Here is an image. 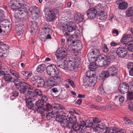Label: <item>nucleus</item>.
I'll use <instances>...</instances> for the list:
<instances>
[{
    "mask_svg": "<svg viewBox=\"0 0 133 133\" xmlns=\"http://www.w3.org/2000/svg\"><path fill=\"white\" fill-rule=\"evenodd\" d=\"M100 58L104 59L105 66H107L110 64L111 62V59L109 57L106 55H102L100 56Z\"/></svg>",
    "mask_w": 133,
    "mask_h": 133,
    "instance_id": "aec40b11",
    "label": "nucleus"
},
{
    "mask_svg": "<svg viewBox=\"0 0 133 133\" xmlns=\"http://www.w3.org/2000/svg\"><path fill=\"white\" fill-rule=\"evenodd\" d=\"M128 104V108L133 112V102H129Z\"/></svg>",
    "mask_w": 133,
    "mask_h": 133,
    "instance_id": "4d7b16f0",
    "label": "nucleus"
},
{
    "mask_svg": "<svg viewBox=\"0 0 133 133\" xmlns=\"http://www.w3.org/2000/svg\"><path fill=\"white\" fill-rule=\"evenodd\" d=\"M31 15L30 16L34 20L37 19L39 17V12H36L31 13Z\"/></svg>",
    "mask_w": 133,
    "mask_h": 133,
    "instance_id": "58836bf2",
    "label": "nucleus"
},
{
    "mask_svg": "<svg viewBox=\"0 0 133 133\" xmlns=\"http://www.w3.org/2000/svg\"><path fill=\"white\" fill-rule=\"evenodd\" d=\"M93 121L94 124H98L100 122V121L97 118H94L93 119Z\"/></svg>",
    "mask_w": 133,
    "mask_h": 133,
    "instance_id": "774afa93",
    "label": "nucleus"
},
{
    "mask_svg": "<svg viewBox=\"0 0 133 133\" xmlns=\"http://www.w3.org/2000/svg\"><path fill=\"white\" fill-rule=\"evenodd\" d=\"M85 76L83 78V82H85L87 81L89 83H91L95 85V83L96 81L95 76H93L94 75H85ZM95 76V75H94Z\"/></svg>",
    "mask_w": 133,
    "mask_h": 133,
    "instance_id": "dca6fc26",
    "label": "nucleus"
},
{
    "mask_svg": "<svg viewBox=\"0 0 133 133\" xmlns=\"http://www.w3.org/2000/svg\"><path fill=\"white\" fill-rule=\"evenodd\" d=\"M84 123L85 124L87 127H90L93 128L94 129V127H96L95 124L94 123L91 122H84Z\"/></svg>",
    "mask_w": 133,
    "mask_h": 133,
    "instance_id": "de8ad7c7",
    "label": "nucleus"
},
{
    "mask_svg": "<svg viewBox=\"0 0 133 133\" xmlns=\"http://www.w3.org/2000/svg\"><path fill=\"white\" fill-rule=\"evenodd\" d=\"M67 55V50L64 48H59L57 51L56 56L58 60H62Z\"/></svg>",
    "mask_w": 133,
    "mask_h": 133,
    "instance_id": "6e6552de",
    "label": "nucleus"
},
{
    "mask_svg": "<svg viewBox=\"0 0 133 133\" xmlns=\"http://www.w3.org/2000/svg\"><path fill=\"white\" fill-rule=\"evenodd\" d=\"M116 53L119 57L123 58L125 57L127 54L126 48L123 47H119L117 48Z\"/></svg>",
    "mask_w": 133,
    "mask_h": 133,
    "instance_id": "ddd939ff",
    "label": "nucleus"
},
{
    "mask_svg": "<svg viewBox=\"0 0 133 133\" xmlns=\"http://www.w3.org/2000/svg\"><path fill=\"white\" fill-rule=\"evenodd\" d=\"M109 75H97V77H99V79L104 81L107 78L109 77Z\"/></svg>",
    "mask_w": 133,
    "mask_h": 133,
    "instance_id": "13d9d810",
    "label": "nucleus"
},
{
    "mask_svg": "<svg viewBox=\"0 0 133 133\" xmlns=\"http://www.w3.org/2000/svg\"><path fill=\"white\" fill-rule=\"evenodd\" d=\"M72 44L74 46H76L78 50H80L82 49V44L79 40H77L76 42L73 41Z\"/></svg>",
    "mask_w": 133,
    "mask_h": 133,
    "instance_id": "bb28decb",
    "label": "nucleus"
},
{
    "mask_svg": "<svg viewBox=\"0 0 133 133\" xmlns=\"http://www.w3.org/2000/svg\"><path fill=\"white\" fill-rule=\"evenodd\" d=\"M76 36V35H70V34L68 36H66V38L67 39V40L68 42H70V43H71V44H72L71 43V41H72L71 43L73 41V39L74 37Z\"/></svg>",
    "mask_w": 133,
    "mask_h": 133,
    "instance_id": "a18cd8bd",
    "label": "nucleus"
},
{
    "mask_svg": "<svg viewBox=\"0 0 133 133\" xmlns=\"http://www.w3.org/2000/svg\"><path fill=\"white\" fill-rule=\"evenodd\" d=\"M45 65L43 64H41L39 65L36 68L37 71L40 73H42L45 70Z\"/></svg>",
    "mask_w": 133,
    "mask_h": 133,
    "instance_id": "393cba45",
    "label": "nucleus"
},
{
    "mask_svg": "<svg viewBox=\"0 0 133 133\" xmlns=\"http://www.w3.org/2000/svg\"><path fill=\"white\" fill-rule=\"evenodd\" d=\"M126 16L127 17H131L133 15V7H130L126 11Z\"/></svg>",
    "mask_w": 133,
    "mask_h": 133,
    "instance_id": "c756f323",
    "label": "nucleus"
},
{
    "mask_svg": "<svg viewBox=\"0 0 133 133\" xmlns=\"http://www.w3.org/2000/svg\"><path fill=\"white\" fill-rule=\"evenodd\" d=\"M132 41V38L130 35H123L121 40L122 44L124 46H128L130 44L128 43L131 42Z\"/></svg>",
    "mask_w": 133,
    "mask_h": 133,
    "instance_id": "9b49d317",
    "label": "nucleus"
},
{
    "mask_svg": "<svg viewBox=\"0 0 133 133\" xmlns=\"http://www.w3.org/2000/svg\"><path fill=\"white\" fill-rule=\"evenodd\" d=\"M69 123H71V126H68V127H66L69 129H71V130L69 132V133H77L78 130L75 128L74 126H75V123L76 121V117H74L72 118H70L69 119Z\"/></svg>",
    "mask_w": 133,
    "mask_h": 133,
    "instance_id": "1a4fd4ad",
    "label": "nucleus"
},
{
    "mask_svg": "<svg viewBox=\"0 0 133 133\" xmlns=\"http://www.w3.org/2000/svg\"><path fill=\"white\" fill-rule=\"evenodd\" d=\"M90 54L91 55H98L99 54V51L96 48L92 50Z\"/></svg>",
    "mask_w": 133,
    "mask_h": 133,
    "instance_id": "c03bdc74",
    "label": "nucleus"
},
{
    "mask_svg": "<svg viewBox=\"0 0 133 133\" xmlns=\"http://www.w3.org/2000/svg\"><path fill=\"white\" fill-rule=\"evenodd\" d=\"M55 66L54 64H51L48 65L46 68V71L48 75H51L54 70Z\"/></svg>",
    "mask_w": 133,
    "mask_h": 133,
    "instance_id": "b1692460",
    "label": "nucleus"
},
{
    "mask_svg": "<svg viewBox=\"0 0 133 133\" xmlns=\"http://www.w3.org/2000/svg\"><path fill=\"white\" fill-rule=\"evenodd\" d=\"M11 28V25L9 23L8 21L3 30L4 31H7V32H9L10 31Z\"/></svg>",
    "mask_w": 133,
    "mask_h": 133,
    "instance_id": "37998d69",
    "label": "nucleus"
},
{
    "mask_svg": "<svg viewBox=\"0 0 133 133\" xmlns=\"http://www.w3.org/2000/svg\"><path fill=\"white\" fill-rule=\"evenodd\" d=\"M98 11V12H97V14L100 17V18H99L100 19H105L107 18V16L104 14L103 10H101V11Z\"/></svg>",
    "mask_w": 133,
    "mask_h": 133,
    "instance_id": "72a5a7b5",
    "label": "nucleus"
},
{
    "mask_svg": "<svg viewBox=\"0 0 133 133\" xmlns=\"http://www.w3.org/2000/svg\"><path fill=\"white\" fill-rule=\"evenodd\" d=\"M75 126H74L75 128L77 129V130L80 131L81 133H83L85 131L86 126L84 122H83L82 123H81L79 125L75 122Z\"/></svg>",
    "mask_w": 133,
    "mask_h": 133,
    "instance_id": "f3484780",
    "label": "nucleus"
},
{
    "mask_svg": "<svg viewBox=\"0 0 133 133\" xmlns=\"http://www.w3.org/2000/svg\"><path fill=\"white\" fill-rule=\"evenodd\" d=\"M41 78L38 75H35L32 77L31 78V80L33 81H36L37 82L38 81L41 79Z\"/></svg>",
    "mask_w": 133,
    "mask_h": 133,
    "instance_id": "864d4df0",
    "label": "nucleus"
},
{
    "mask_svg": "<svg viewBox=\"0 0 133 133\" xmlns=\"http://www.w3.org/2000/svg\"><path fill=\"white\" fill-rule=\"evenodd\" d=\"M127 94V99L129 100L133 99V92L130 91H128Z\"/></svg>",
    "mask_w": 133,
    "mask_h": 133,
    "instance_id": "79ce46f5",
    "label": "nucleus"
},
{
    "mask_svg": "<svg viewBox=\"0 0 133 133\" xmlns=\"http://www.w3.org/2000/svg\"><path fill=\"white\" fill-rule=\"evenodd\" d=\"M28 10L30 11L31 13H35L36 12H39V10L38 8L35 6H34L31 7L30 8H28Z\"/></svg>",
    "mask_w": 133,
    "mask_h": 133,
    "instance_id": "473e14b6",
    "label": "nucleus"
},
{
    "mask_svg": "<svg viewBox=\"0 0 133 133\" xmlns=\"http://www.w3.org/2000/svg\"><path fill=\"white\" fill-rule=\"evenodd\" d=\"M21 73L23 75H24L25 74H27V75H30L32 74L31 72H29L27 71H22L21 72Z\"/></svg>",
    "mask_w": 133,
    "mask_h": 133,
    "instance_id": "338daca9",
    "label": "nucleus"
},
{
    "mask_svg": "<svg viewBox=\"0 0 133 133\" xmlns=\"http://www.w3.org/2000/svg\"><path fill=\"white\" fill-rule=\"evenodd\" d=\"M95 8V10L97 11V12H98L97 11H100L101 10H103V7L101 4H99Z\"/></svg>",
    "mask_w": 133,
    "mask_h": 133,
    "instance_id": "603ef678",
    "label": "nucleus"
},
{
    "mask_svg": "<svg viewBox=\"0 0 133 133\" xmlns=\"http://www.w3.org/2000/svg\"><path fill=\"white\" fill-rule=\"evenodd\" d=\"M95 61L96 64L98 66L102 67L105 66L104 60L100 59V56L99 57V58L97 59Z\"/></svg>",
    "mask_w": 133,
    "mask_h": 133,
    "instance_id": "7c9ffc66",
    "label": "nucleus"
},
{
    "mask_svg": "<svg viewBox=\"0 0 133 133\" xmlns=\"http://www.w3.org/2000/svg\"><path fill=\"white\" fill-rule=\"evenodd\" d=\"M97 13V11L95 10V8H92L88 11L87 15L88 17L93 18L95 17Z\"/></svg>",
    "mask_w": 133,
    "mask_h": 133,
    "instance_id": "a211bd4d",
    "label": "nucleus"
},
{
    "mask_svg": "<svg viewBox=\"0 0 133 133\" xmlns=\"http://www.w3.org/2000/svg\"><path fill=\"white\" fill-rule=\"evenodd\" d=\"M15 1L16 4L17 5H19L20 7L16 10V12L14 14V17L16 19H19L24 16L25 14L28 13L27 9L28 6L24 4V0H16Z\"/></svg>",
    "mask_w": 133,
    "mask_h": 133,
    "instance_id": "7ed1b4c3",
    "label": "nucleus"
},
{
    "mask_svg": "<svg viewBox=\"0 0 133 133\" xmlns=\"http://www.w3.org/2000/svg\"><path fill=\"white\" fill-rule=\"evenodd\" d=\"M103 51L105 52H108L109 49L107 45L105 44H103L102 46Z\"/></svg>",
    "mask_w": 133,
    "mask_h": 133,
    "instance_id": "3c124183",
    "label": "nucleus"
},
{
    "mask_svg": "<svg viewBox=\"0 0 133 133\" xmlns=\"http://www.w3.org/2000/svg\"><path fill=\"white\" fill-rule=\"evenodd\" d=\"M48 83L47 86H50L52 87H53L55 85H57L55 83V82L54 81L53 78L52 77L49 78L48 80Z\"/></svg>",
    "mask_w": 133,
    "mask_h": 133,
    "instance_id": "2f4dec72",
    "label": "nucleus"
},
{
    "mask_svg": "<svg viewBox=\"0 0 133 133\" xmlns=\"http://www.w3.org/2000/svg\"><path fill=\"white\" fill-rule=\"evenodd\" d=\"M118 7L119 9L121 10H125L128 7V4L126 2L123 1L118 4Z\"/></svg>",
    "mask_w": 133,
    "mask_h": 133,
    "instance_id": "cd10ccee",
    "label": "nucleus"
},
{
    "mask_svg": "<svg viewBox=\"0 0 133 133\" xmlns=\"http://www.w3.org/2000/svg\"><path fill=\"white\" fill-rule=\"evenodd\" d=\"M25 29V27L24 25L22 24L17 25L15 27V30L17 32L22 34Z\"/></svg>",
    "mask_w": 133,
    "mask_h": 133,
    "instance_id": "4be33fe9",
    "label": "nucleus"
},
{
    "mask_svg": "<svg viewBox=\"0 0 133 133\" xmlns=\"http://www.w3.org/2000/svg\"><path fill=\"white\" fill-rule=\"evenodd\" d=\"M44 12L45 13V16L48 19H49L50 21L54 19L55 16L52 12L51 9L49 8H46L44 9Z\"/></svg>",
    "mask_w": 133,
    "mask_h": 133,
    "instance_id": "4468645a",
    "label": "nucleus"
},
{
    "mask_svg": "<svg viewBox=\"0 0 133 133\" xmlns=\"http://www.w3.org/2000/svg\"><path fill=\"white\" fill-rule=\"evenodd\" d=\"M16 88L18 89L21 94H22L25 95L26 94V95L31 99H32V98L36 97V95L35 93V91H29L26 93V92L27 89L31 90L33 89L32 87L29 85L27 83L24 82H21L19 83L15 84Z\"/></svg>",
    "mask_w": 133,
    "mask_h": 133,
    "instance_id": "f257e3e1",
    "label": "nucleus"
},
{
    "mask_svg": "<svg viewBox=\"0 0 133 133\" xmlns=\"http://www.w3.org/2000/svg\"><path fill=\"white\" fill-rule=\"evenodd\" d=\"M41 31L42 34L46 35L49 34H52V30L50 28L48 27H44L41 29Z\"/></svg>",
    "mask_w": 133,
    "mask_h": 133,
    "instance_id": "5701e85b",
    "label": "nucleus"
},
{
    "mask_svg": "<svg viewBox=\"0 0 133 133\" xmlns=\"http://www.w3.org/2000/svg\"><path fill=\"white\" fill-rule=\"evenodd\" d=\"M129 88L128 84L126 82H124L119 85L118 89L120 93L124 94L128 92L129 90Z\"/></svg>",
    "mask_w": 133,
    "mask_h": 133,
    "instance_id": "9d476101",
    "label": "nucleus"
},
{
    "mask_svg": "<svg viewBox=\"0 0 133 133\" xmlns=\"http://www.w3.org/2000/svg\"><path fill=\"white\" fill-rule=\"evenodd\" d=\"M60 29L65 36H68L69 32L75 30L76 27L75 24L72 22H69L66 24L59 25Z\"/></svg>",
    "mask_w": 133,
    "mask_h": 133,
    "instance_id": "20e7f679",
    "label": "nucleus"
},
{
    "mask_svg": "<svg viewBox=\"0 0 133 133\" xmlns=\"http://www.w3.org/2000/svg\"><path fill=\"white\" fill-rule=\"evenodd\" d=\"M97 65L96 64V61L95 62H91L89 66V69L95 71V70L97 68Z\"/></svg>",
    "mask_w": 133,
    "mask_h": 133,
    "instance_id": "c9c22d12",
    "label": "nucleus"
},
{
    "mask_svg": "<svg viewBox=\"0 0 133 133\" xmlns=\"http://www.w3.org/2000/svg\"><path fill=\"white\" fill-rule=\"evenodd\" d=\"M37 83L38 85L37 86L38 87H43L44 88H47V85L45 86V83L44 80L42 78H41V79L38 81L37 82Z\"/></svg>",
    "mask_w": 133,
    "mask_h": 133,
    "instance_id": "c85d7f7f",
    "label": "nucleus"
},
{
    "mask_svg": "<svg viewBox=\"0 0 133 133\" xmlns=\"http://www.w3.org/2000/svg\"><path fill=\"white\" fill-rule=\"evenodd\" d=\"M124 97L122 96H121L119 98V104L120 105H122V104L124 101Z\"/></svg>",
    "mask_w": 133,
    "mask_h": 133,
    "instance_id": "bf43d9fd",
    "label": "nucleus"
},
{
    "mask_svg": "<svg viewBox=\"0 0 133 133\" xmlns=\"http://www.w3.org/2000/svg\"><path fill=\"white\" fill-rule=\"evenodd\" d=\"M4 79L7 82H11L12 77L11 75H4Z\"/></svg>",
    "mask_w": 133,
    "mask_h": 133,
    "instance_id": "8fccbe9b",
    "label": "nucleus"
},
{
    "mask_svg": "<svg viewBox=\"0 0 133 133\" xmlns=\"http://www.w3.org/2000/svg\"><path fill=\"white\" fill-rule=\"evenodd\" d=\"M31 26V33L34 35L37 31V23L34 21H31L30 23Z\"/></svg>",
    "mask_w": 133,
    "mask_h": 133,
    "instance_id": "6ab92c4d",
    "label": "nucleus"
},
{
    "mask_svg": "<svg viewBox=\"0 0 133 133\" xmlns=\"http://www.w3.org/2000/svg\"><path fill=\"white\" fill-rule=\"evenodd\" d=\"M107 107L109 109L112 110L115 108V106L114 105L108 104L107 105Z\"/></svg>",
    "mask_w": 133,
    "mask_h": 133,
    "instance_id": "052dcab7",
    "label": "nucleus"
},
{
    "mask_svg": "<svg viewBox=\"0 0 133 133\" xmlns=\"http://www.w3.org/2000/svg\"><path fill=\"white\" fill-rule=\"evenodd\" d=\"M45 107H46L45 110L46 111L44 113V114H43V116H45V114H46V112H47V111H50L52 109H52V106L51 104L48 103H46V104H45Z\"/></svg>",
    "mask_w": 133,
    "mask_h": 133,
    "instance_id": "e433bc0d",
    "label": "nucleus"
},
{
    "mask_svg": "<svg viewBox=\"0 0 133 133\" xmlns=\"http://www.w3.org/2000/svg\"><path fill=\"white\" fill-rule=\"evenodd\" d=\"M54 109H55L54 110L53 109L52 111L50 112H46V114H45V116L46 115V117L47 119L52 120L54 118L56 115V112H57V109L63 110L65 109V108L63 105L57 103H55V105L54 107Z\"/></svg>",
    "mask_w": 133,
    "mask_h": 133,
    "instance_id": "423d86ee",
    "label": "nucleus"
},
{
    "mask_svg": "<svg viewBox=\"0 0 133 133\" xmlns=\"http://www.w3.org/2000/svg\"><path fill=\"white\" fill-rule=\"evenodd\" d=\"M4 13L3 11L0 10V28L3 29L4 28L8 21V20L4 19L5 17Z\"/></svg>",
    "mask_w": 133,
    "mask_h": 133,
    "instance_id": "f8f14e48",
    "label": "nucleus"
},
{
    "mask_svg": "<svg viewBox=\"0 0 133 133\" xmlns=\"http://www.w3.org/2000/svg\"><path fill=\"white\" fill-rule=\"evenodd\" d=\"M95 126L96 127H94V130L97 133H99L106 127L105 124L104 123L96 124Z\"/></svg>",
    "mask_w": 133,
    "mask_h": 133,
    "instance_id": "2eb2a0df",
    "label": "nucleus"
},
{
    "mask_svg": "<svg viewBox=\"0 0 133 133\" xmlns=\"http://www.w3.org/2000/svg\"><path fill=\"white\" fill-rule=\"evenodd\" d=\"M98 92L99 94L102 95L104 94L105 92L103 88V86L101 84L99 87L98 89Z\"/></svg>",
    "mask_w": 133,
    "mask_h": 133,
    "instance_id": "49530a36",
    "label": "nucleus"
},
{
    "mask_svg": "<svg viewBox=\"0 0 133 133\" xmlns=\"http://www.w3.org/2000/svg\"><path fill=\"white\" fill-rule=\"evenodd\" d=\"M8 49V46L3 43V44L0 46V51L4 52L6 51Z\"/></svg>",
    "mask_w": 133,
    "mask_h": 133,
    "instance_id": "ea45409f",
    "label": "nucleus"
},
{
    "mask_svg": "<svg viewBox=\"0 0 133 133\" xmlns=\"http://www.w3.org/2000/svg\"><path fill=\"white\" fill-rule=\"evenodd\" d=\"M108 70L109 74L110 75H117L118 74V69L114 66H112L110 67Z\"/></svg>",
    "mask_w": 133,
    "mask_h": 133,
    "instance_id": "a878e982",
    "label": "nucleus"
},
{
    "mask_svg": "<svg viewBox=\"0 0 133 133\" xmlns=\"http://www.w3.org/2000/svg\"><path fill=\"white\" fill-rule=\"evenodd\" d=\"M26 103V106L29 109L35 110V107H34V104L33 103V100L30 99H26L25 100Z\"/></svg>",
    "mask_w": 133,
    "mask_h": 133,
    "instance_id": "412c9836",
    "label": "nucleus"
},
{
    "mask_svg": "<svg viewBox=\"0 0 133 133\" xmlns=\"http://www.w3.org/2000/svg\"><path fill=\"white\" fill-rule=\"evenodd\" d=\"M127 67L128 69H131L133 68V63L129 62L128 64Z\"/></svg>",
    "mask_w": 133,
    "mask_h": 133,
    "instance_id": "e2e57ef3",
    "label": "nucleus"
},
{
    "mask_svg": "<svg viewBox=\"0 0 133 133\" xmlns=\"http://www.w3.org/2000/svg\"><path fill=\"white\" fill-rule=\"evenodd\" d=\"M52 77L53 78L54 81L57 85L61 81V77L59 75H55L54 76Z\"/></svg>",
    "mask_w": 133,
    "mask_h": 133,
    "instance_id": "4c0bfd02",
    "label": "nucleus"
},
{
    "mask_svg": "<svg viewBox=\"0 0 133 133\" xmlns=\"http://www.w3.org/2000/svg\"><path fill=\"white\" fill-rule=\"evenodd\" d=\"M11 95L12 97H17L19 96V92L17 90H13L11 93Z\"/></svg>",
    "mask_w": 133,
    "mask_h": 133,
    "instance_id": "09e8293b",
    "label": "nucleus"
},
{
    "mask_svg": "<svg viewBox=\"0 0 133 133\" xmlns=\"http://www.w3.org/2000/svg\"><path fill=\"white\" fill-rule=\"evenodd\" d=\"M7 56V54L5 52L0 51V58L4 59Z\"/></svg>",
    "mask_w": 133,
    "mask_h": 133,
    "instance_id": "5fc2aeb1",
    "label": "nucleus"
},
{
    "mask_svg": "<svg viewBox=\"0 0 133 133\" xmlns=\"http://www.w3.org/2000/svg\"><path fill=\"white\" fill-rule=\"evenodd\" d=\"M35 93L36 95V97L37 96V95L40 96L41 97L42 95H43L42 92L39 90L36 89L35 90Z\"/></svg>",
    "mask_w": 133,
    "mask_h": 133,
    "instance_id": "6e6d98bb",
    "label": "nucleus"
},
{
    "mask_svg": "<svg viewBox=\"0 0 133 133\" xmlns=\"http://www.w3.org/2000/svg\"><path fill=\"white\" fill-rule=\"evenodd\" d=\"M67 82L72 87L74 88L75 87V85L74 82L72 81L70 79H68L67 80Z\"/></svg>",
    "mask_w": 133,
    "mask_h": 133,
    "instance_id": "0e129e2a",
    "label": "nucleus"
},
{
    "mask_svg": "<svg viewBox=\"0 0 133 133\" xmlns=\"http://www.w3.org/2000/svg\"><path fill=\"white\" fill-rule=\"evenodd\" d=\"M52 91L55 94H58L62 91L61 87L58 86L57 88H54L52 89Z\"/></svg>",
    "mask_w": 133,
    "mask_h": 133,
    "instance_id": "f704fd0d",
    "label": "nucleus"
},
{
    "mask_svg": "<svg viewBox=\"0 0 133 133\" xmlns=\"http://www.w3.org/2000/svg\"><path fill=\"white\" fill-rule=\"evenodd\" d=\"M57 112L55 115L56 120L58 122L61 123L62 126L64 127H65L71 126L72 124L69 123V119L70 118H72L74 117H76L74 116H70L69 117H67V114H66L63 111L60 112L58 111L57 109L56 110Z\"/></svg>",
    "mask_w": 133,
    "mask_h": 133,
    "instance_id": "f03ea898",
    "label": "nucleus"
},
{
    "mask_svg": "<svg viewBox=\"0 0 133 133\" xmlns=\"http://www.w3.org/2000/svg\"><path fill=\"white\" fill-rule=\"evenodd\" d=\"M69 59L65 60L59 65V67L62 69H65V68H71L74 69L77 67L78 62L76 59H73L71 56L69 58Z\"/></svg>",
    "mask_w": 133,
    "mask_h": 133,
    "instance_id": "39448f33",
    "label": "nucleus"
},
{
    "mask_svg": "<svg viewBox=\"0 0 133 133\" xmlns=\"http://www.w3.org/2000/svg\"><path fill=\"white\" fill-rule=\"evenodd\" d=\"M41 97L42 99L40 101H42L44 103H46V102L48 99V97L45 95H42Z\"/></svg>",
    "mask_w": 133,
    "mask_h": 133,
    "instance_id": "680f3d73",
    "label": "nucleus"
},
{
    "mask_svg": "<svg viewBox=\"0 0 133 133\" xmlns=\"http://www.w3.org/2000/svg\"><path fill=\"white\" fill-rule=\"evenodd\" d=\"M93 71L89 69V70L86 71L85 74L86 75H95L93 73Z\"/></svg>",
    "mask_w": 133,
    "mask_h": 133,
    "instance_id": "69168bd1",
    "label": "nucleus"
},
{
    "mask_svg": "<svg viewBox=\"0 0 133 133\" xmlns=\"http://www.w3.org/2000/svg\"><path fill=\"white\" fill-rule=\"evenodd\" d=\"M45 104L42 101L38 100L36 103V107H35V111H36L40 114L43 115L46 111L45 108Z\"/></svg>",
    "mask_w": 133,
    "mask_h": 133,
    "instance_id": "0eeeda50",
    "label": "nucleus"
},
{
    "mask_svg": "<svg viewBox=\"0 0 133 133\" xmlns=\"http://www.w3.org/2000/svg\"><path fill=\"white\" fill-rule=\"evenodd\" d=\"M111 131H113V129L106 127L101 132V133H111Z\"/></svg>",
    "mask_w": 133,
    "mask_h": 133,
    "instance_id": "a19ab883",
    "label": "nucleus"
}]
</instances>
